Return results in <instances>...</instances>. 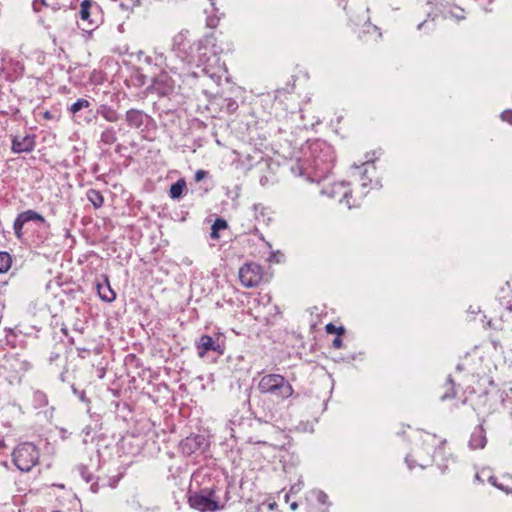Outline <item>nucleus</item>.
I'll return each mask as SVG.
<instances>
[{
  "mask_svg": "<svg viewBox=\"0 0 512 512\" xmlns=\"http://www.w3.org/2000/svg\"><path fill=\"white\" fill-rule=\"evenodd\" d=\"M322 193L328 195L331 198L339 197V201H345L348 208L353 206L350 203L351 192L344 182L335 183L330 188L323 189Z\"/></svg>",
  "mask_w": 512,
  "mask_h": 512,
  "instance_id": "obj_12",
  "label": "nucleus"
},
{
  "mask_svg": "<svg viewBox=\"0 0 512 512\" xmlns=\"http://www.w3.org/2000/svg\"><path fill=\"white\" fill-rule=\"evenodd\" d=\"M487 439L485 430L482 425L477 426L471 434L469 446L471 449H483L486 445Z\"/></svg>",
  "mask_w": 512,
  "mask_h": 512,
  "instance_id": "obj_15",
  "label": "nucleus"
},
{
  "mask_svg": "<svg viewBox=\"0 0 512 512\" xmlns=\"http://www.w3.org/2000/svg\"><path fill=\"white\" fill-rule=\"evenodd\" d=\"M325 330L328 334H338V335H341L344 333V328L343 327H336L334 324L332 323H328L326 326H325Z\"/></svg>",
  "mask_w": 512,
  "mask_h": 512,
  "instance_id": "obj_30",
  "label": "nucleus"
},
{
  "mask_svg": "<svg viewBox=\"0 0 512 512\" xmlns=\"http://www.w3.org/2000/svg\"><path fill=\"white\" fill-rule=\"evenodd\" d=\"M89 105H90V102L87 99L80 98L70 106L69 111L72 114H76L81 109L89 107Z\"/></svg>",
  "mask_w": 512,
  "mask_h": 512,
  "instance_id": "obj_28",
  "label": "nucleus"
},
{
  "mask_svg": "<svg viewBox=\"0 0 512 512\" xmlns=\"http://www.w3.org/2000/svg\"><path fill=\"white\" fill-rule=\"evenodd\" d=\"M254 211V218L263 223L268 224L270 221V217L268 216L267 208L264 207L262 204H254L252 207Z\"/></svg>",
  "mask_w": 512,
  "mask_h": 512,
  "instance_id": "obj_22",
  "label": "nucleus"
},
{
  "mask_svg": "<svg viewBox=\"0 0 512 512\" xmlns=\"http://www.w3.org/2000/svg\"><path fill=\"white\" fill-rule=\"evenodd\" d=\"M104 21L103 11L94 0H82L78 12V27L87 33H92Z\"/></svg>",
  "mask_w": 512,
  "mask_h": 512,
  "instance_id": "obj_5",
  "label": "nucleus"
},
{
  "mask_svg": "<svg viewBox=\"0 0 512 512\" xmlns=\"http://www.w3.org/2000/svg\"><path fill=\"white\" fill-rule=\"evenodd\" d=\"M35 147V136H15L12 140V151L14 153L31 152Z\"/></svg>",
  "mask_w": 512,
  "mask_h": 512,
  "instance_id": "obj_13",
  "label": "nucleus"
},
{
  "mask_svg": "<svg viewBox=\"0 0 512 512\" xmlns=\"http://www.w3.org/2000/svg\"><path fill=\"white\" fill-rule=\"evenodd\" d=\"M184 188H185L184 180H178L176 183L172 184L170 187V197L172 199L179 198L182 195Z\"/></svg>",
  "mask_w": 512,
  "mask_h": 512,
  "instance_id": "obj_26",
  "label": "nucleus"
},
{
  "mask_svg": "<svg viewBox=\"0 0 512 512\" xmlns=\"http://www.w3.org/2000/svg\"><path fill=\"white\" fill-rule=\"evenodd\" d=\"M43 116H44L45 119H51L52 118V115H51V113L49 111L44 112Z\"/></svg>",
  "mask_w": 512,
  "mask_h": 512,
  "instance_id": "obj_38",
  "label": "nucleus"
},
{
  "mask_svg": "<svg viewBox=\"0 0 512 512\" xmlns=\"http://www.w3.org/2000/svg\"><path fill=\"white\" fill-rule=\"evenodd\" d=\"M127 124L132 128H140L144 125L148 116L141 110L130 109L125 115Z\"/></svg>",
  "mask_w": 512,
  "mask_h": 512,
  "instance_id": "obj_14",
  "label": "nucleus"
},
{
  "mask_svg": "<svg viewBox=\"0 0 512 512\" xmlns=\"http://www.w3.org/2000/svg\"><path fill=\"white\" fill-rule=\"evenodd\" d=\"M39 457L38 448L30 442L19 444L12 453L13 463L21 472L31 471L37 465Z\"/></svg>",
  "mask_w": 512,
  "mask_h": 512,
  "instance_id": "obj_6",
  "label": "nucleus"
},
{
  "mask_svg": "<svg viewBox=\"0 0 512 512\" xmlns=\"http://www.w3.org/2000/svg\"><path fill=\"white\" fill-rule=\"evenodd\" d=\"M11 265V255L8 252L0 251V274L6 273Z\"/></svg>",
  "mask_w": 512,
  "mask_h": 512,
  "instance_id": "obj_24",
  "label": "nucleus"
},
{
  "mask_svg": "<svg viewBox=\"0 0 512 512\" xmlns=\"http://www.w3.org/2000/svg\"><path fill=\"white\" fill-rule=\"evenodd\" d=\"M450 14L457 20H463L465 18L464 11L459 7H455L453 10H451Z\"/></svg>",
  "mask_w": 512,
  "mask_h": 512,
  "instance_id": "obj_32",
  "label": "nucleus"
},
{
  "mask_svg": "<svg viewBox=\"0 0 512 512\" xmlns=\"http://www.w3.org/2000/svg\"><path fill=\"white\" fill-rule=\"evenodd\" d=\"M262 276V268L256 263H246L239 269L240 282L247 288L259 285Z\"/></svg>",
  "mask_w": 512,
  "mask_h": 512,
  "instance_id": "obj_9",
  "label": "nucleus"
},
{
  "mask_svg": "<svg viewBox=\"0 0 512 512\" xmlns=\"http://www.w3.org/2000/svg\"><path fill=\"white\" fill-rule=\"evenodd\" d=\"M406 462L408 463L409 467L411 468V465L409 463V457L406 458Z\"/></svg>",
  "mask_w": 512,
  "mask_h": 512,
  "instance_id": "obj_42",
  "label": "nucleus"
},
{
  "mask_svg": "<svg viewBox=\"0 0 512 512\" xmlns=\"http://www.w3.org/2000/svg\"><path fill=\"white\" fill-rule=\"evenodd\" d=\"M73 392L78 396V398L83 401V402H87V398H86V393L85 391L81 390V391H78L76 388H73Z\"/></svg>",
  "mask_w": 512,
  "mask_h": 512,
  "instance_id": "obj_35",
  "label": "nucleus"
},
{
  "mask_svg": "<svg viewBox=\"0 0 512 512\" xmlns=\"http://www.w3.org/2000/svg\"><path fill=\"white\" fill-rule=\"evenodd\" d=\"M255 443H258V444H265L266 442H265V441H260V440H258V441H255Z\"/></svg>",
  "mask_w": 512,
  "mask_h": 512,
  "instance_id": "obj_41",
  "label": "nucleus"
},
{
  "mask_svg": "<svg viewBox=\"0 0 512 512\" xmlns=\"http://www.w3.org/2000/svg\"><path fill=\"white\" fill-rule=\"evenodd\" d=\"M489 482L496 488L504 491L507 494H512V477L509 475H502L500 478L495 476L489 477Z\"/></svg>",
  "mask_w": 512,
  "mask_h": 512,
  "instance_id": "obj_16",
  "label": "nucleus"
},
{
  "mask_svg": "<svg viewBox=\"0 0 512 512\" xmlns=\"http://www.w3.org/2000/svg\"><path fill=\"white\" fill-rule=\"evenodd\" d=\"M368 166H370V164L368 162H366L362 165V167H363L362 186L363 187H366L368 185V183L365 181V178H364L365 174L368 172V168H367Z\"/></svg>",
  "mask_w": 512,
  "mask_h": 512,
  "instance_id": "obj_36",
  "label": "nucleus"
},
{
  "mask_svg": "<svg viewBox=\"0 0 512 512\" xmlns=\"http://www.w3.org/2000/svg\"><path fill=\"white\" fill-rule=\"evenodd\" d=\"M184 78L185 77L179 78L173 72L169 71V69L162 68L161 72L154 77L153 86L161 95H168L177 85H180L179 82L183 81Z\"/></svg>",
  "mask_w": 512,
  "mask_h": 512,
  "instance_id": "obj_8",
  "label": "nucleus"
},
{
  "mask_svg": "<svg viewBox=\"0 0 512 512\" xmlns=\"http://www.w3.org/2000/svg\"><path fill=\"white\" fill-rule=\"evenodd\" d=\"M188 503L191 508L200 512H214L223 509L225 506V504L221 503L219 498L216 496L214 489L190 495Z\"/></svg>",
  "mask_w": 512,
  "mask_h": 512,
  "instance_id": "obj_7",
  "label": "nucleus"
},
{
  "mask_svg": "<svg viewBox=\"0 0 512 512\" xmlns=\"http://www.w3.org/2000/svg\"><path fill=\"white\" fill-rule=\"evenodd\" d=\"M501 118H502V120L512 124V111L506 110V111L502 112Z\"/></svg>",
  "mask_w": 512,
  "mask_h": 512,
  "instance_id": "obj_33",
  "label": "nucleus"
},
{
  "mask_svg": "<svg viewBox=\"0 0 512 512\" xmlns=\"http://www.w3.org/2000/svg\"><path fill=\"white\" fill-rule=\"evenodd\" d=\"M24 225H25V223L24 222H20L19 221V216H17V218L14 221L13 227H14L15 234L17 235L18 238L21 237L22 229H23Z\"/></svg>",
  "mask_w": 512,
  "mask_h": 512,
  "instance_id": "obj_31",
  "label": "nucleus"
},
{
  "mask_svg": "<svg viewBox=\"0 0 512 512\" xmlns=\"http://www.w3.org/2000/svg\"><path fill=\"white\" fill-rule=\"evenodd\" d=\"M228 106H229V108H232L234 110V109H236L237 104H236V102L233 101V102L229 103Z\"/></svg>",
  "mask_w": 512,
  "mask_h": 512,
  "instance_id": "obj_39",
  "label": "nucleus"
},
{
  "mask_svg": "<svg viewBox=\"0 0 512 512\" xmlns=\"http://www.w3.org/2000/svg\"><path fill=\"white\" fill-rule=\"evenodd\" d=\"M183 35L180 34L175 38V53L171 55L169 58L164 56L163 53L154 51L152 55H148L145 58V61L148 64H154L155 66L162 68H167L169 71L173 72L179 78L186 77L185 73V63L181 61L182 49L181 46H185L183 43Z\"/></svg>",
  "mask_w": 512,
  "mask_h": 512,
  "instance_id": "obj_3",
  "label": "nucleus"
},
{
  "mask_svg": "<svg viewBox=\"0 0 512 512\" xmlns=\"http://www.w3.org/2000/svg\"><path fill=\"white\" fill-rule=\"evenodd\" d=\"M116 140V132L112 127H108L101 133V141L106 145H112Z\"/></svg>",
  "mask_w": 512,
  "mask_h": 512,
  "instance_id": "obj_25",
  "label": "nucleus"
},
{
  "mask_svg": "<svg viewBox=\"0 0 512 512\" xmlns=\"http://www.w3.org/2000/svg\"><path fill=\"white\" fill-rule=\"evenodd\" d=\"M312 166L317 181L324 179L331 172L335 154L333 148L325 141L317 140L310 145Z\"/></svg>",
  "mask_w": 512,
  "mask_h": 512,
  "instance_id": "obj_2",
  "label": "nucleus"
},
{
  "mask_svg": "<svg viewBox=\"0 0 512 512\" xmlns=\"http://www.w3.org/2000/svg\"><path fill=\"white\" fill-rule=\"evenodd\" d=\"M200 446L198 437H187L180 443V450L185 455L193 454Z\"/></svg>",
  "mask_w": 512,
  "mask_h": 512,
  "instance_id": "obj_18",
  "label": "nucleus"
},
{
  "mask_svg": "<svg viewBox=\"0 0 512 512\" xmlns=\"http://www.w3.org/2000/svg\"><path fill=\"white\" fill-rule=\"evenodd\" d=\"M99 297L106 302H112L116 298L115 292L111 289L108 279L106 278L103 283L96 285Z\"/></svg>",
  "mask_w": 512,
  "mask_h": 512,
  "instance_id": "obj_17",
  "label": "nucleus"
},
{
  "mask_svg": "<svg viewBox=\"0 0 512 512\" xmlns=\"http://www.w3.org/2000/svg\"><path fill=\"white\" fill-rule=\"evenodd\" d=\"M332 345H333V347H334V348H336V349H340V348L342 347V345H343V341H342V339L338 336V337H336V338L333 340Z\"/></svg>",
  "mask_w": 512,
  "mask_h": 512,
  "instance_id": "obj_37",
  "label": "nucleus"
},
{
  "mask_svg": "<svg viewBox=\"0 0 512 512\" xmlns=\"http://www.w3.org/2000/svg\"><path fill=\"white\" fill-rule=\"evenodd\" d=\"M3 367L13 374L14 379H20L30 369L31 364L19 354H10L5 357Z\"/></svg>",
  "mask_w": 512,
  "mask_h": 512,
  "instance_id": "obj_10",
  "label": "nucleus"
},
{
  "mask_svg": "<svg viewBox=\"0 0 512 512\" xmlns=\"http://www.w3.org/2000/svg\"><path fill=\"white\" fill-rule=\"evenodd\" d=\"M97 113L101 115L108 122H117L120 118L118 112L108 105H100L97 110Z\"/></svg>",
  "mask_w": 512,
  "mask_h": 512,
  "instance_id": "obj_19",
  "label": "nucleus"
},
{
  "mask_svg": "<svg viewBox=\"0 0 512 512\" xmlns=\"http://www.w3.org/2000/svg\"><path fill=\"white\" fill-rule=\"evenodd\" d=\"M423 443L427 446V451L430 452L433 448L437 446L438 443H442L441 439H438L436 435L430 433H423L422 435Z\"/></svg>",
  "mask_w": 512,
  "mask_h": 512,
  "instance_id": "obj_23",
  "label": "nucleus"
},
{
  "mask_svg": "<svg viewBox=\"0 0 512 512\" xmlns=\"http://www.w3.org/2000/svg\"><path fill=\"white\" fill-rule=\"evenodd\" d=\"M197 354L203 358L209 351L216 352L219 355L224 354V346L219 342V336L213 338L209 335H202L195 344Z\"/></svg>",
  "mask_w": 512,
  "mask_h": 512,
  "instance_id": "obj_11",
  "label": "nucleus"
},
{
  "mask_svg": "<svg viewBox=\"0 0 512 512\" xmlns=\"http://www.w3.org/2000/svg\"><path fill=\"white\" fill-rule=\"evenodd\" d=\"M211 39L209 37H205L203 39L198 40L197 42L189 45V52H185L182 49V52L185 54L181 55V61L185 63V73L186 77L196 76L194 72L189 71L190 66L202 67V71L209 75L211 78H214L215 73L211 72L210 67L212 64L210 63L212 60L218 61V58L213 53L210 48Z\"/></svg>",
  "mask_w": 512,
  "mask_h": 512,
  "instance_id": "obj_1",
  "label": "nucleus"
},
{
  "mask_svg": "<svg viewBox=\"0 0 512 512\" xmlns=\"http://www.w3.org/2000/svg\"><path fill=\"white\" fill-rule=\"evenodd\" d=\"M207 176V172L205 170H197L195 173V180L197 182L201 181Z\"/></svg>",
  "mask_w": 512,
  "mask_h": 512,
  "instance_id": "obj_34",
  "label": "nucleus"
},
{
  "mask_svg": "<svg viewBox=\"0 0 512 512\" xmlns=\"http://www.w3.org/2000/svg\"><path fill=\"white\" fill-rule=\"evenodd\" d=\"M257 388L261 394L270 395L281 401L290 398L294 393L292 385L280 374H266L262 376Z\"/></svg>",
  "mask_w": 512,
  "mask_h": 512,
  "instance_id": "obj_4",
  "label": "nucleus"
},
{
  "mask_svg": "<svg viewBox=\"0 0 512 512\" xmlns=\"http://www.w3.org/2000/svg\"><path fill=\"white\" fill-rule=\"evenodd\" d=\"M86 196L94 208L98 209L103 206L104 197L99 190L89 189L86 193Z\"/></svg>",
  "mask_w": 512,
  "mask_h": 512,
  "instance_id": "obj_21",
  "label": "nucleus"
},
{
  "mask_svg": "<svg viewBox=\"0 0 512 512\" xmlns=\"http://www.w3.org/2000/svg\"><path fill=\"white\" fill-rule=\"evenodd\" d=\"M446 397H447V395H443V396L441 397V399H442V400H445V399H446Z\"/></svg>",
  "mask_w": 512,
  "mask_h": 512,
  "instance_id": "obj_43",
  "label": "nucleus"
},
{
  "mask_svg": "<svg viewBox=\"0 0 512 512\" xmlns=\"http://www.w3.org/2000/svg\"><path fill=\"white\" fill-rule=\"evenodd\" d=\"M226 228H227V222L224 219L217 218L211 227V237L214 239H218L219 238L218 231L224 230Z\"/></svg>",
  "mask_w": 512,
  "mask_h": 512,
  "instance_id": "obj_27",
  "label": "nucleus"
},
{
  "mask_svg": "<svg viewBox=\"0 0 512 512\" xmlns=\"http://www.w3.org/2000/svg\"><path fill=\"white\" fill-rule=\"evenodd\" d=\"M291 491H296L295 486H293V487L291 488Z\"/></svg>",
  "mask_w": 512,
  "mask_h": 512,
  "instance_id": "obj_44",
  "label": "nucleus"
},
{
  "mask_svg": "<svg viewBox=\"0 0 512 512\" xmlns=\"http://www.w3.org/2000/svg\"><path fill=\"white\" fill-rule=\"evenodd\" d=\"M297 506H298V505H297V503H296V502H293V503L290 505V507H291V509H292V510H295V509L297 508Z\"/></svg>",
  "mask_w": 512,
  "mask_h": 512,
  "instance_id": "obj_40",
  "label": "nucleus"
},
{
  "mask_svg": "<svg viewBox=\"0 0 512 512\" xmlns=\"http://www.w3.org/2000/svg\"><path fill=\"white\" fill-rule=\"evenodd\" d=\"M18 216H19V221L24 222L25 224L30 221H38L42 224H46L45 218L41 214H39L38 212H36L34 210H26V211L20 213Z\"/></svg>",
  "mask_w": 512,
  "mask_h": 512,
  "instance_id": "obj_20",
  "label": "nucleus"
},
{
  "mask_svg": "<svg viewBox=\"0 0 512 512\" xmlns=\"http://www.w3.org/2000/svg\"><path fill=\"white\" fill-rule=\"evenodd\" d=\"M210 1H211V3H212V4H214V3H213V0H210Z\"/></svg>",
  "mask_w": 512,
  "mask_h": 512,
  "instance_id": "obj_45",
  "label": "nucleus"
},
{
  "mask_svg": "<svg viewBox=\"0 0 512 512\" xmlns=\"http://www.w3.org/2000/svg\"><path fill=\"white\" fill-rule=\"evenodd\" d=\"M312 494L315 496L318 502L321 504H328V495L321 490H314Z\"/></svg>",
  "mask_w": 512,
  "mask_h": 512,
  "instance_id": "obj_29",
  "label": "nucleus"
}]
</instances>
